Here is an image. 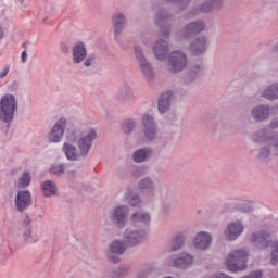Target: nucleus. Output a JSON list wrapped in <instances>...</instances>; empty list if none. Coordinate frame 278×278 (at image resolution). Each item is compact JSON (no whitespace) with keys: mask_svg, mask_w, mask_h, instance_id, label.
<instances>
[{"mask_svg":"<svg viewBox=\"0 0 278 278\" xmlns=\"http://www.w3.org/2000/svg\"><path fill=\"white\" fill-rule=\"evenodd\" d=\"M97 138V130L86 129L84 126H70L67 128L66 140L62 151L71 162H77L79 157H86L92 149V142Z\"/></svg>","mask_w":278,"mask_h":278,"instance_id":"f257e3e1","label":"nucleus"},{"mask_svg":"<svg viewBox=\"0 0 278 278\" xmlns=\"http://www.w3.org/2000/svg\"><path fill=\"white\" fill-rule=\"evenodd\" d=\"M72 60L74 64H81L85 68H90V66H94L97 64V55L89 54L88 48H86V43L83 41L77 42L72 48Z\"/></svg>","mask_w":278,"mask_h":278,"instance_id":"f03ea898","label":"nucleus"},{"mask_svg":"<svg viewBox=\"0 0 278 278\" xmlns=\"http://www.w3.org/2000/svg\"><path fill=\"white\" fill-rule=\"evenodd\" d=\"M188 68V54L181 50L173 51L167 59V72L169 75H179Z\"/></svg>","mask_w":278,"mask_h":278,"instance_id":"7ed1b4c3","label":"nucleus"},{"mask_svg":"<svg viewBox=\"0 0 278 278\" xmlns=\"http://www.w3.org/2000/svg\"><path fill=\"white\" fill-rule=\"evenodd\" d=\"M18 110V102L14 94H4L0 100V121L2 123H12L14 121V113Z\"/></svg>","mask_w":278,"mask_h":278,"instance_id":"20e7f679","label":"nucleus"},{"mask_svg":"<svg viewBox=\"0 0 278 278\" xmlns=\"http://www.w3.org/2000/svg\"><path fill=\"white\" fill-rule=\"evenodd\" d=\"M248 254L244 250H235L226 257V268L230 273L247 270Z\"/></svg>","mask_w":278,"mask_h":278,"instance_id":"39448f33","label":"nucleus"},{"mask_svg":"<svg viewBox=\"0 0 278 278\" xmlns=\"http://www.w3.org/2000/svg\"><path fill=\"white\" fill-rule=\"evenodd\" d=\"M134 54L144 79H147L148 81H153V79H155V72L153 71V66L151 65L149 60H147V56H144V51L142 50V47L138 45L135 46Z\"/></svg>","mask_w":278,"mask_h":278,"instance_id":"423d86ee","label":"nucleus"},{"mask_svg":"<svg viewBox=\"0 0 278 278\" xmlns=\"http://www.w3.org/2000/svg\"><path fill=\"white\" fill-rule=\"evenodd\" d=\"M147 240V229L137 228L136 226L128 227L123 233V241L126 247H138Z\"/></svg>","mask_w":278,"mask_h":278,"instance_id":"0eeeda50","label":"nucleus"},{"mask_svg":"<svg viewBox=\"0 0 278 278\" xmlns=\"http://www.w3.org/2000/svg\"><path fill=\"white\" fill-rule=\"evenodd\" d=\"M142 135L144 142H155L157 140V123L151 114H144L141 117Z\"/></svg>","mask_w":278,"mask_h":278,"instance_id":"6e6552de","label":"nucleus"},{"mask_svg":"<svg viewBox=\"0 0 278 278\" xmlns=\"http://www.w3.org/2000/svg\"><path fill=\"white\" fill-rule=\"evenodd\" d=\"M127 216H129V207L126 205H119L113 208L109 215V219L117 229H125L127 225Z\"/></svg>","mask_w":278,"mask_h":278,"instance_id":"1a4fd4ad","label":"nucleus"},{"mask_svg":"<svg viewBox=\"0 0 278 278\" xmlns=\"http://www.w3.org/2000/svg\"><path fill=\"white\" fill-rule=\"evenodd\" d=\"M127 244H125V241L121 240H114L112 241L106 250V257L109 262H112V264H118L121 262V255L125 253Z\"/></svg>","mask_w":278,"mask_h":278,"instance_id":"9d476101","label":"nucleus"},{"mask_svg":"<svg viewBox=\"0 0 278 278\" xmlns=\"http://www.w3.org/2000/svg\"><path fill=\"white\" fill-rule=\"evenodd\" d=\"M115 99L117 103H122V105H127L134 101H136V93L129 84L124 83L117 90Z\"/></svg>","mask_w":278,"mask_h":278,"instance_id":"9b49d317","label":"nucleus"},{"mask_svg":"<svg viewBox=\"0 0 278 278\" xmlns=\"http://www.w3.org/2000/svg\"><path fill=\"white\" fill-rule=\"evenodd\" d=\"M169 18L170 14H168V12L164 9L157 10L154 15V23L157 25V27H160L163 38L166 39L170 38V26H164V24Z\"/></svg>","mask_w":278,"mask_h":278,"instance_id":"f8f14e48","label":"nucleus"},{"mask_svg":"<svg viewBox=\"0 0 278 278\" xmlns=\"http://www.w3.org/2000/svg\"><path fill=\"white\" fill-rule=\"evenodd\" d=\"M112 27L115 40H118V36L125 31V26L127 25V16L123 12H115L112 17Z\"/></svg>","mask_w":278,"mask_h":278,"instance_id":"ddd939ff","label":"nucleus"},{"mask_svg":"<svg viewBox=\"0 0 278 278\" xmlns=\"http://www.w3.org/2000/svg\"><path fill=\"white\" fill-rule=\"evenodd\" d=\"M170 262L174 268L186 270L187 268H190L192 264H194V256L187 253H181L170 256Z\"/></svg>","mask_w":278,"mask_h":278,"instance_id":"4468645a","label":"nucleus"},{"mask_svg":"<svg viewBox=\"0 0 278 278\" xmlns=\"http://www.w3.org/2000/svg\"><path fill=\"white\" fill-rule=\"evenodd\" d=\"M201 31H205V22L198 20L185 25L181 36L182 38H192L197 36V34H201Z\"/></svg>","mask_w":278,"mask_h":278,"instance_id":"2eb2a0df","label":"nucleus"},{"mask_svg":"<svg viewBox=\"0 0 278 278\" xmlns=\"http://www.w3.org/2000/svg\"><path fill=\"white\" fill-rule=\"evenodd\" d=\"M66 118L61 117L52 127L48 140L51 142H60L62 137L64 136V131H66Z\"/></svg>","mask_w":278,"mask_h":278,"instance_id":"dca6fc26","label":"nucleus"},{"mask_svg":"<svg viewBox=\"0 0 278 278\" xmlns=\"http://www.w3.org/2000/svg\"><path fill=\"white\" fill-rule=\"evenodd\" d=\"M151 223V215L143 211H136L130 216V224L132 227H140V229H144V227H149Z\"/></svg>","mask_w":278,"mask_h":278,"instance_id":"f3484780","label":"nucleus"},{"mask_svg":"<svg viewBox=\"0 0 278 278\" xmlns=\"http://www.w3.org/2000/svg\"><path fill=\"white\" fill-rule=\"evenodd\" d=\"M31 205V192L29 190L18 191L15 197V207L18 212H25Z\"/></svg>","mask_w":278,"mask_h":278,"instance_id":"a211bd4d","label":"nucleus"},{"mask_svg":"<svg viewBox=\"0 0 278 278\" xmlns=\"http://www.w3.org/2000/svg\"><path fill=\"white\" fill-rule=\"evenodd\" d=\"M244 231V226L240 222H233L228 224L225 230V237L227 240H238Z\"/></svg>","mask_w":278,"mask_h":278,"instance_id":"6ab92c4d","label":"nucleus"},{"mask_svg":"<svg viewBox=\"0 0 278 278\" xmlns=\"http://www.w3.org/2000/svg\"><path fill=\"white\" fill-rule=\"evenodd\" d=\"M251 115L256 123L268 121V116H270V108L266 104L256 105L251 110Z\"/></svg>","mask_w":278,"mask_h":278,"instance_id":"aec40b11","label":"nucleus"},{"mask_svg":"<svg viewBox=\"0 0 278 278\" xmlns=\"http://www.w3.org/2000/svg\"><path fill=\"white\" fill-rule=\"evenodd\" d=\"M252 242L257 249H266V247H270V235L264 230L254 232L252 235Z\"/></svg>","mask_w":278,"mask_h":278,"instance_id":"412c9836","label":"nucleus"},{"mask_svg":"<svg viewBox=\"0 0 278 278\" xmlns=\"http://www.w3.org/2000/svg\"><path fill=\"white\" fill-rule=\"evenodd\" d=\"M138 190L147 192L150 197H155V180L152 177H143L137 184Z\"/></svg>","mask_w":278,"mask_h":278,"instance_id":"4be33fe9","label":"nucleus"},{"mask_svg":"<svg viewBox=\"0 0 278 278\" xmlns=\"http://www.w3.org/2000/svg\"><path fill=\"white\" fill-rule=\"evenodd\" d=\"M190 51L193 55H203L204 51H207V37L200 36L191 42Z\"/></svg>","mask_w":278,"mask_h":278,"instance_id":"5701e85b","label":"nucleus"},{"mask_svg":"<svg viewBox=\"0 0 278 278\" xmlns=\"http://www.w3.org/2000/svg\"><path fill=\"white\" fill-rule=\"evenodd\" d=\"M153 51L155 54L156 60H160L163 62V60H166L169 51L168 42L164 39H159L155 41Z\"/></svg>","mask_w":278,"mask_h":278,"instance_id":"b1692460","label":"nucleus"},{"mask_svg":"<svg viewBox=\"0 0 278 278\" xmlns=\"http://www.w3.org/2000/svg\"><path fill=\"white\" fill-rule=\"evenodd\" d=\"M153 157V149L149 147L139 148L132 153V160L137 164H142Z\"/></svg>","mask_w":278,"mask_h":278,"instance_id":"393cba45","label":"nucleus"},{"mask_svg":"<svg viewBox=\"0 0 278 278\" xmlns=\"http://www.w3.org/2000/svg\"><path fill=\"white\" fill-rule=\"evenodd\" d=\"M193 244L199 251H205L212 244V236L207 232H199L193 240Z\"/></svg>","mask_w":278,"mask_h":278,"instance_id":"a878e982","label":"nucleus"},{"mask_svg":"<svg viewBox=\"0 0 278 278\" xmlns=\"http://www.w3.org/2000/svg\"><path fill=\"white\" fill-rule=\"evenodd\" d=\"M173 101V91L164 92L159 99L160 114H166L170 110V102Z\"/></svg>","mask_w":278,"mask_h":278,"instance_id":"bb28decb","label":"nucleus"},{"mask_svg":"<svg viewBox=\"0 0 278 278\" xmlns=\"http://www.w3.org/2000/svg\"><path fill=\"white\" fill-rule=\"evenodd\" d=\"M223 7V0H208L200 7V12L207 13L212 10H220Z\"/></svg>","mask_w":278,"mask_h":278,"instance_id":"cd10ccee","label":"nucleus"},{"mask_svg":"<svg viewBox=\"0 0 278 278\" xmlns=\"http://www.w3.org/2000/svg\"><path fill=\"white\" fill-rule=\"evenodd\" d=\"M263 97L265 99H268L269 101H275L278 99V84L274 83L269 85L267 88L263 91Z\"/></svg>","mask_w":278,"mask_h":278,"instance_id":"c85d7f7f","label":"nucleus"},{"mask_svg":"<svg viewBox=\"0 0 278 278\" xmlns=\"http://www.w3.org/2000/svg\"><path fill=\"white\" fill-rule=\"evenodd\" d=\"M254 142H261L263 144H270L275 138L268 137V131L266 129H261L254 134Z\"/></svg>","mask_w":278,"mask_h":278,"instance_id":"c756f323","label":"nucleus"},{"mask_svg":"<svg viewBox=\"0 0 278 278\" xmlns=\"http://www.w3.org/2000/svg\"><path fill=\"white\" fill-rule=\"evenodd\" d=\"M127 275H129V267L121 265L116 269L106 274L104 278H124L127 277Z\"/></svg>","mask_w":278,"mask_h":278,"instance_id":"7c9ffc66","label":"nucleus"},{"mask_svg":"<svg viewBox=\"0 0 278 278\" xmlns=\"http://www.w3.org/2000/svg\"><path fill=\"white\" fill-rule=\"evenodd\" d=\"M201 68L203 67L199 64L192 65L186 74V78H185L186 84H192V81H194L199 76V73H201Z\"/></svg>","mask_w":278,"mask_h":278,"instance_id":"2f4dec72","label":"nucleus"},{"mask_svg":"<svg viewBox=\"0 0 278 278\" xmlns=\"http://www.w3.org/2000/svg\"><path fill=\"white\" fill-rule=\"evenodd\" d=\"M122 131L129 136L132 131H136V127H138V121L134 118H127L122 123Z\"/></svg>","mask_w":278,"mask_h":278,"instance_id":"473e14b6","label":"nucleus"},{"mask_svg":"<svg viewBox=\"0 0 278 278\" xmlns=\"http://www.w3.org/2000/svg\"><path fill=\"white\" fill-rule=\"evenodd\" d=\"M42 192L46 197H55L58 192V186L52 180H46L42 184Z\"/></svg>","mask_w":278,"mask_h":278,"instance_id":"72a5a7b5","label":"nucleus"},{"mask_svg":"<svg viewBox=\"0 0 278 278\" xmlns=\"http://www.w3.org/2000/svg\"><path fill=\"white\" fill-rule=\"evenodd\" d=\"M152 273H155V263H147L142 265L141 269L137 273L136 278H149Z\"/></svg>","mask_w":278,"mask_h":278,"instance_id":"f704fd0d","label":"nucleus"},{"mask_svg":"<svg viewBox=\"0 0 278 278\" xmlns=\"http://www.w3.org/2000/svg\"><path fill=\"white\" fill-rule=\"evenodd\" d=\"M273 147H275L273 143H263L257 155L258 160H266L270 157V151H273Z\"/></svg>","mask_w":278,"mask_h":278,"instance_id":"c9c22d12","label":"nucleus"},{"mask_svg":"<svg viewBox=\"0 0 278 278\" xmlns=\"http://www.w3.org/2000/svg\"><path fill=\"white\" fill-rule=\"evenodd\" d=\"M31 184V174L29 172H23L18 178L20 188H27Z\"/></svg>","mask_w":278,"mask_h":278,"instance_id":"e433bc0d","label":"nucleus"},{"mask_svg":"<svg viewBox=\"0 0 278 278\" xmlns=\"http://www.w3.org/2000/svg\"><path fill=\"white\" fill-rule=\"evenodd\" d=\"M186 242V237L184 235H178L174 238L172 242V251H179Z\"/></svg>","mask_w":278,"mask_h":278,"instance_id":"4c0bfd02","label":"nucleus"},{"mask_svg":"<svg viewBox=\"0 0 278 278\" xmlns=\"http://www.w3.org/2000/svg\"><path fill=\"white\" fill-rule=\"evenodd\" d=\"M65 170L66 166L64 164H53L50 167V173H52V175H56L58 177H62Z\"/></svg>","mask_w":278,"mask_h":278,"instance_id":"58836bf2","label":"nucleus"},{"mask_svg":"<svg viewBox=\"0 0 278 278\" xmlns=\"http://www.w3.org/2000/svg\"><path fill=\"white\" fill-rule=\"evenodd\" d=\"M22 240L24 244H31V242H34V237H31V227L26 228V231L22 235Z\"/></svg>","mask_w":278,"mask_h":278,"instance_id":"ea45409f","label":"nucleus"},{"mask_svg":"<svg viewBox=\"0 0 278 278\" xmlns=\"http://www.w3.org/2000/svg\"><path fill=\"white\" fill-rule=\"evenodd\" d=\"M140 203H142V200L139 194L135 193L130 197L129 205L131 207H140Z\"/></svg>","mask_w":278,"mask_h":278,"instance_id":"a19ab883","label":"nucleus"},{"mask_svg":"<svg viewBox=\"0 0 278 278\" xmlns=\"http://www.w3.org/2000/svg\"><path fill=\"white\" fill-rule=\"evenodd\" d=\"M270 264H278V248L271 251Z\"/></svg>","mask_w":278,"mask_h":278,"instance_id":"79ce46f5","label":"nucleus"},{"mask_svg":"<svg viewBox=\"0 0 278 278\" xmlns=\"http://www.w3.org/2000/svg\"><path fill=\"white\" fill-rule=\"evenodd\" d=\"M23 226L26 227V229H29V227H31V217H29V215H26L24 217Z\"/></svg>","mask_w":278,"mask_h":278,"instance_id":"37998d69","label":"nucleus"},{"mask_svg":"<svg viewBox=\"0 0 278 278\" xmlns=\"http://www.w3.org/2000/svg\"><path fill=\"white\" fill-rule=\"evenodd\" d=\"M8 73H10V65H7L2 72H0V79H3V77H8Z\"/></svg>","mask_w":278,"mask_h":278,"instance_id":"c03bdc74","label":"nucleus"},{"mask_svg":"<svg viewBox=\"0 0 278 278\" xmlns=\"http://www.w3.org/2000/svg\"><path fill=\"white\" fill-rule=\"evenodd\" d=\"M21 62L22 64H25V62H27V51L24 50L21 54Z\"/></svg>","mask_w":278,"mask_h":278,"instance_id":"a18cd8bd","label":"nucleus"},{"mask_svg":"<svg viewBox=\"0 0 278 278\" xmlns=\"http://www.w3.org/2000/svg\"><path fill=\"white\" fill-rule=\"evenodd\" d=\"M269 127H270V129H277L278 121L277 119L271 121L269 124Z\"/></svg>","mask_w":278,"mask_h":278,"instance_id":"49530a36","label":"nucleus"},{"mask_svg":"<svg viewBox=\"0 0 278 278\" xmlns=\"http://www.w3.org/2000/svg\"><path fill=\"white\" fill-rule=\"evenodd\" d=\"M170 213V205L166 204L163 206V214H169Z\"/></svg>","mask_w":278,"mask_h":278,"instance_id":"de8ad7c7","label":"nucleus"},{"mask_svg":"<svg viewBox=\"0 0 278 278\" xmlns=\"http://www.w3.org/2000/svg\"><path fill=\"white\" fill-rule=\"evenodd\" d=\"M61 51H62L63 53H68V46L65 45V43H62V45H61Z\"/></svg>","mask_w":278,"mask_h":278,"instance_id":"09e8293b","label":"nucleus"},{"mask_svg":"<svg viewBox=\"0 0 278 278\" xmlns=\"http://www.w3.org/2000/svg\"><path fill=\"white\" fill-rule=\"evenodd\" d=\"M270 144H273L274 146V149L277 151V153H278V139H275L274 138V141H270Z\"/></svg>","mask_w":278,"mask_h":278,"instance_id":"8fccbe9b","label":"nucleus"},{"mask_svg":"<svg viewBox=\"0 0 278 278\" xmlns=\"http://www.w3.org/2000/svg\"><path fill=\"white\" fill-rule=\"evenodd\" d=\"M241 212H251V206H249V205H245V204H243L242 206H241Z\"/></svg>","mask_w":278,"mask_h":278,"instance_id":"3c124183","label":"nucleus"},{"mask_svg":"<svg viewBox=\"0 0 278 278\" xmlns=\"http://www.w3.org/2000/svg\"><path fill=\"white\" fill-rule=\"evenodd\" d=\"M3 39V28L0 27V40Z\"/></svg>","mask_w":278,"mask_h":278,"instance_id":"603ef678","label":"nucleus"},{"mask_svg":"<svg viewBox=\"0 0 278 278\" xmlns=\"http://www.w3.org/2000/svg\"><path fill=\"white\" fill-rule=\"evenodd\" d=\"M18 2L21 3V5H24L25 0H18Z\"/></svg>","mask_w":278,"mask_h":278,"instance_id":"864d4df0","label":"nucleus"},{"mask_svg":"<svg viewBox=\"0 0 278 278\" xmlns=\"http://www.w3.org/2000/svg\"><path fill=\"white\" fill-rule=\"evenodd\" d=\"M22 49H25V43H22Z\"/></svg>","mask_w":278,"mask_h":278,"instance_id":"5fc2aeb1","label":"nucleus"},{"mask_svg":"<svg viewBox=\"0 0 278 278\" xmlns=\"http://www.w3.org/2000/svg\"><path fill=\"white\" fill-rule=\"evenodd\" d=\"M276 249H278V241L276 242Z\"/></svg>","mask_w":278,"mask_h":278,"instance_id":"6e6d98bb","label":"nucleus"}]
</instances>
